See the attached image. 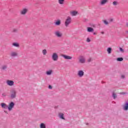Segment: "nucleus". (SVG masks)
<instances>
[{
    "instance_id": "39448f33",
    "label": "nucleus",
    "mask_w": 128,
    "mask_h": 128,
    "mask_svg": "<svg viewBox=\"0 0 128 128\" xmlns=\"http://www.w3.org/2000/svg\"><path fill=\"white\" fill-rule=\"evenodd\" d=\"M14 102H10L8 106V110H9V112H10V110H12V108H14Z\"/></svg>"
},
{
    "instance_id": "aec40b11",
    "label": "nucleus",
    "mask_w": 128,
    "mask_h": 128,
    "mask_svg": "<svg viewBox=\"0 0 128 128\" xmlns=\"http://www.w3.org/2000/svg\"><path fill=\"white\" fill-rule=\"evenodd\" d=\"M107 52L108 54H112V48H107Z\"/></svg>"
},
{
    "instance_id": "c9c22d12",
    "label": "nucleus",
    "mask_w": 128,
    "mask_h": 128,
    "mask_svg": "<svg viewBox=\"0 0 128 128\" xmlns=\"http://www.w3.org/2000/svg\"><path fill=\"white\" fill-rule=\"evenodd\" d=\"M126 94V93L124 92H122L121 93V94Z\"/></svg>"
},
{
    "instance_id": "2f4dec72",
    "label": "nucleus",
    "mask_w": 128,
    "mask_h": 128,
    "mask_svg": "<svg viewBox=\"0 0 128 128\" xmlns=\"http://www.w3.org/2000/svg\"><path fill=\"white\" fill-rule=\"evenodd\" d=\"M2 96H6V93L4 92L2 94Z\"/></svg>"
},
{
    "instance_id": "4468645a",
    "label": "nucleus",
    "mask_w": 128,
    "mask_h": 128,
    "mask_svg": "<svg viewBox=\"0 0 128 128\" xmlns=\"http://www.w3.org/2000/svg\"><path fill=\"white\" fill-rule=\"evenodd\" d=\"M53 71L52 70H48L46 72V74L47 76H52V74Z\"/></svg>"
},
{
    "instance_id": "9b49d317",
    "label": "nucleus",
    "mask_w": 128,
    "mask_h": 128,
    "mask_svg": "<svg viewBox=\"0 0 128 128\" xmlns=\"http://www.w3.org/2000/svg\"><path fill=\"white\" fill-rule=\"evenodd\" d=\"M84 74V71L80 70L78 72V76L79 78H82V76Z\"/></svg>"
},
{
    "instance_id": "e433bc0d",
    "label": "nucleus",
    "mask_w": 128,
    "mask_h": 128,
    "mask_svg": "<svg viewBox=\"0 0 128 128\" xmlns=\"http://www.w3.org/2000/svg\"><path fill=\"white\" fill-rule=\"evenodd\" d=\"M88 62H90V60H92V58H90L88 60Z\"/></svg>"
},
{
    "instance_id": "412c9836",
    "label": "nucleus",
    "mask_w": 128,
    "mask_h": 128,
    "mask_svg": "<svg viewBox=\"0 0 128 128\" xmlns=\"http://www.w3.org/2000/svg\"><path fill=\"white\" fill-rule=\"evenodd\" d=\"M59 117L62 120H64V114L62 113H59Z\"/></svg>"
},
{
    "instance_id": "ddd939ff",
    "label": "nucleus",
    "mask_w": 128,
    "mask_h": 128,
    "mask_svg": "<svg viewBox=\"0 0 128 128\" xmlns=\"http://www.w3.org/2000/svg\"><path fill=\"white\" fill-rule=\"evenodd\" d=\"M28 12V8H24L20 11L21 14L24 15Z\"/></svg>"
},
{
    "instance_id": "473e14b6",
    "label": "nucleus",
    "mask_w": 128,
    "mask_h": 128,
    "mask_svg": "<svg viewBox=\"0 0 128 128\" xmlns=\"http://www.w3.org/2000/svg\"><path fill=\"white\" fill-rule=\"evenodd\" d=\"M48 88H50V90H52V86L50 85L48 86Z\"/></svg>"
},
{
    "instance_id": "20e7f679",
    "label": "nucleus",
    "mask_w": 128,
    "mask_h": 128,
    "mask_svg": "<svg viewBox=\"0 0 128 128\" xmlns=\"http://www.w3.org/2000/svg\"><path fill=\"white\" fill-rule=\"evenodd\" d=\"M122 108L123 110L128 112V101H126L124 104L122 105Z\"/></svg>"
},
{
    "instance_id": "7c9ffc66",
    "label": "nucleus",
    "mask_w": 128,
    "mask_h": 128,
    "mask_svg": "<svg viewBox=\"0 0 128 128\" xmlns=\"http://www.w3.org/2000/svg\"><path fill=\"white\" fill-rule=\"evenodd\" d=\"M86 42H90V38H88L86 39Z\"/></svg>"
},
{
    "instance_id": "423d86ee",
    "label": "nucleus",
    "mask_w": 128,
    "mask_h": 128,
    "mask_svg": "<svg viewBox=\"0 0 128 128\" xmlns=\"http://www.w3.org/2000/svg\"><path fill=\"white\" fill-rule=\"evenodd\" d=\"M54 34L57 38H62V33L60 30H56L54 32Z\"/></svg>"
},
{
    "instance_id": "dca6fc26",
    "label": "nucleus",
    "mask_w": 128,
    "mask_h": 128,
    "mask_svg": "<svg viewBox=\"0 0 128 128\" xmlns=\"http://www.w3.org/2000/svg\"><path fill=\"white\" fill-rule=\"evenodd\" d=\"M10 56H13V57L17 56H18V52H12L10 53Z\"/></svg>"
},
{
    "instance_id": "f257e3e1",
    "label": "nucleus",
    "mask_w": 128,
    "mask_h": 128,
    "mask_svg": "<svg viewBox=\"0 0 128 128\" xmlns=\"http://www.w3.org/2000/svg\"><path fill=\"white\" fill-rule=\"evenodd\" d=\"M18 92L16 89H12L10 90V98L14 99L16 98V94Z\"/></svg>"
},
{
    "instance_id": "58836bf2",
    "label": "nucleus",
    "mask_w": 128,
    "mask_h": 128,
    "mask_svg": "<svg viewBox=\"0 0 128 128\" xmlns=\"http://www.w3.org/2000/svg\"><path fill=\"white\" fill-rule=\"evenodd\" d=\"M93 34L96 35V32L93 33Z\"/></svg>"
},
{
    "instance_id": "c756f323",
    "label": "nucleus",
    "mask_w": 128,
    "mask_h": 128,
    "mask_svg": "<svg viewBox=\"0 0 128 128\" xmlns=\"http://www.w3.org/2000/svg\"><path fill=\"white\" fill-rule=\"evenodd\" d=\"M104 22L105 24H108V21H106V20H104Z\"/></svg>"
},
{
    "instance_id": "1a4fd4ad",
    "label": "nucleus",
    "mask_w": 128,
    "mask_h": 128,
    "mask_svg": "<svg viewBox=\"0 0 128 128\" xmlns=\"http://www.w3.org/2000/svg\"><path fill=\"white\" fill-rule=\"evenodd\" d=\"M108 2V0H100V6H105Z\"/></svg>"
},
{
    "instance_id": "4be33fe9",
    "label": "nucleus",
    "mask_w": 128,
    "mask_h": 128,
    "mask_svg": "<svg viewBox=\"0 0 128 128\" xmlns=\"http://www.w3.org/2000/svg\"><path fill=\"white\" fill-rule=\"evenodd\" d=\"M59 4H64V0H58Z\"/></svg>"
},
{
    "instance_id": "6e6552de",
    "label": "nucleus",
    "mask_w": 128,
    "mask_h": 128,
    "mask_svg": "<svg viewBox=\"0 0 128 128\" xmlns=\"http://www.w3.org/2000/svg\"><path fill=\"white\" fill-rule=\"evenodd\" d=\"M79 62L81 64H84L86 62V58L84 56H80L79 58Z\"/></svg>"
},
{
    "instance_id": "a878e982",
    "label": "nucleus",
    "mask_w": 128,
    "mask_h": 128,
    "mask_svg": "<svg viewBox=\"0 0 128 128\" xmlns=\"http://www.w3.org/2000/svg\"><path fill=\"white\" fill-rule=\"evenodd\" d=\"M120 52H124V50L122 48H120Z\"/></svg>"
},
{
    "instance_id": "a19ab883",
    "label": "nucleus",
    "mask_w": 128,
    "mask_h": 128,
    "mask_svg": "<svg viewBox=\"0 0 128 128\" xmlns=\"http://www.w3.org/2000/svg\"><path fill=\"white\" fill-rule=\"evenodd\" d=\"M127 34H128V31L126 32Z\"/></svg>"
},
{
    "instance_id": "0eeeda50",
    "label": "nucleus",
    "mask_w": 128,
    "mask_h": 128,
    "mask_svg": "<svg viewBox=\"0 0 128 128\" xmlns=\"http://www.w3.org/2000/svg\"><path fill=\"white\" fill-rule=\"evenodd\" d=\"M6 84L7 86H12L14 85V82L12 80H7Z\"/></svg>"
},
{
    "instance_id": "c85d7f7f",
    "label": "nucleus",
    "mask_w": 128,
    "mask_h": 128,
    "mask_svg": "<svg viewBox=\"0 0 128 128\" xmlns=\"http://www.w3.org/2000/svg\"><path fill=\"white\" fill-rule=\"evenodd\" d=\"M6 65H4V66H2V70H6Z\"/></svg>"
},
{
    "instance_id": "4c0bfd02",
    "label": "nucleus",
    "mask_w": 128,
    "mask_h": 128,
    "mask_svg": "<svg viewBox=\"0 0 128 128\" xmlns=\"http://www.w3.org/2000/svg\"><path fill=\"white\" fill-rule=\"evenodd\" d=\"M101 34H104V32H101Z\"/></svg>"
},
{
    "instance_id": "bb28decb",
    "label": "nucleus",
    "mask_w": 128,
    "mask_h": 128,
    "mask_svg": "<svg viewBox=\"0 0 128 128\" xmlns=\"http://www.w3.org/2000/svg\"><path fill=\"white\" fill-rule=\"evenodd\" d=\"M112 96H113L114 98H116V94L113 93Z\"/></svg>"
},
{
    "instance_id": "ea45409f",
    "label": "nucleus",
    "mask_w": 128,
    "mask_h": 128,
    "mask_svg": "<svg viewBox=\"0 0 128 128\" xmlns=\"http://www.w3.org/2000/svg\"><path fill=\"white\" fill-rule=\"evenodd\" d=\"M110 22H112V19H111V20H110Z\"/></svg>"
},
{
    "instance_id": "9d476101",
    "label": "nucleus",
    "mask_w": 128,
    "mask_h": 128,
    "mask_svg": "<svg viewBox=\"0 0 128 128\" xmlns=\"http://www.w3.org/2000/svg\"><path fill=\"white\" fill-rule=\"evenodd\" d=\"M70 14L72 16H76L78 14V12L76 10H72L70 11Z\"/></svg>"
},
{
    "instance_id": "a211bd4d",
    "label": "nucleus",
    "mask_w": 128,
    "mask_h": 128,
    "mask_svg": "<svg viewBox=\"0 0 128 128\" xmlns=\"http://www.w3.org/2000/svg\"><path fill=\"white\" fill-rule=\"evenodd\" d=\"M40 128H46V126L44 123H41L40 125Z\"/></svg>"
},
{
    "instance_id": "2eb2a0df",
    "label": "nucleus",
    "mask_w": 128,
    "mask_h": 128,
    "mask_svg": "<svg viewBox=\"0 0 128 128\" xmlns=\"http://www.w3.org/2000/svg\"><path fill=\"white\" fill-rule=\"evenodd\" d=\"M1 106L2 108H5L6 110V108H8V106L4 103H2Z\"/></svg>"
},
{
    "instance_id": "b1692460",
    "label": "nucleus",
    "mask_w": 128,
    "mask_h": 128,
    "mask_svg": "<svg viewBox=\"0 0 128 128\" xmlns=\"http://www.w3.org/2000/svg\"><path fill=\"white\" fill-rule=\"evenodd\" d=\"M12 46H16V48H18L20 46V44H18V43H13L12 44Z\"/></svg>"
},
{
    "instance_id": "79ce46f5",
    "label": "nucleus",
    "mask_w": 128,
    "mask_h": 128,
    "mask_svg": "<svg viewBox=\"0 0 128 128\" xmlns=\"http://www.w3.org/2000/svg\"><path fill=\"white\" fill-rule=\"evenodd\" d=\"M55 108H56V106H55Z\"/></svg>"
},
{
    "instance_id": "f03ea898",
    "label": "nucleus",
    "mask_w": 128,
    "mask_h": 128,
    "mask_svg": "<svg viewBox=\"0 0 128 128\" xmlns=\"http://www.w3.org/2000/svg\"><path fill=\"white\" fill-rule=\"evenodd\" d=\"M52 58L54 62L58 60V54L56 52H53L52 56Z\"/></svg>"
},
{
    "instance_id": "72a5a7b5",
    "label": "nucleus",
    "mask_w": 128,
    "mask_h": 128,
    "mask_svg": "<svg viewBox=\"0 0 128 128\" xmlns=\"http://www.w3.org/2000/svg\"><path fill=\"white\" fill-rule=\"evenodd\" d=\"M121 78H124V75H122Z\"/></svg>"
},
{
    "instance_id": "6ab92c4d",
    "label": "nucleus",
    "mask_w": 128,
    "mask_h": 128,
    "mask_svg": "<svg viewBox=\"0 0 128 128\" xmlns=\"http://www.w3.org/2000/svg\"><path fill=\"white\" fill-rule=\"evenodd\" d=\"M42 54L43 56H46V54H48V51L44 49L42 50Z\"/></svg>"
},
{
    "instance_id": "f8f14e48",
    "label": "nucleus",
    "mask_w": 128,
    "mask_h": 128,
    "mask_svg": "<svg viewBox=\"0 0 128 128\" xmlns=\"http://www.w3.org/2000/svg\"><path fill=\"white\" fill-rule=\"evenodd\" d=\"M62 58H65V60H72V58L70 56H66V55H64V54H62Z\"/></svg>"
},
{
    "instance_id": "f704fd0d",
    "label": "nucleus",
    "mask_w": 128,
    "mask_h": 128,
    "mask_svg": "<svg viewBox=\"0 0 128 128\" xmlns=\"http://www.w3.org/2000/svg\"><path fill=\"white\" fill-rule=\"evenodd\" d=\"M16 30H17L16 29H14V30H13V32H16Z\"/></svg>"
},
{
    "instance_id": "7ed1b4c3",
    "label": "nucleus",
    "mask_w": 128,
    "mask_h": 128,
    "mask_svg": "<svg viewBox=\"0 0 128 128\" xmlns=\"http://www.w3.org/2000/svg\"><path fill=\"white\" fill-rule=\"evenodd\" d=\"M71 22H72V18H70V16H68L64 23L66 26V27L68 26V25Z\"/></svg>"
},
{
    "instance_id": "f3484780",
    "label": "nucleus",
    "mask_w": 128,
    "mask_h": 128,
    "mask_svg": "<svg viewBox=\"0 0 128 128\" xmlns=\"http://www.w3.org/2000/svg\"><path fill=\"white\" fill-rule=\"evenodd\" d=\"M94 28H90V27H88L87 28V32H94Z\"/></svg>"
},
{
    "instance_id": "393cba45",
    "label": "nucleus",
    "mask_w": 128,
    "mask_h": 128,
    "mask_svg": "<svg viewBox=\"0 0 128 128\" xmlns=\"http://www.w3.org/2000/svg\"><path fill=\"white\" fill-rule=\"evenodd\" d=\"M117 62H122L124 60V58H116Z\"/></svg>"
},
{
    "instance_id": "5701e85b",
    "label": "nucleus",
    "mask_w": 128,
    "mask_h": 128,
    "mask_svg": "<svg viewBox=\"0 0 128 128\" xmlns=\"http://www.w3.org/2000/svg\"><path fill=\"white\" fill-rule=\"evenodd\" d=\"M56 26H60V20H57L55 22Z\"/></svg>"
},
{
    "instance_id": "cd10ccee",
    "label": "nucleus",
    "mask_w": 128,
    "mask_h": 128,
    "mask_svg": "<svg viewBox=\"0 0 128 128\" xmlns=\"http://www.w3.org/2000/svg\"><path fill=\"white\" fill-rule=\"evenodd\" d=\"M113 4H114V6H118V2H116V1H114V2H113Z\"/></svg>"
}]
</instances>
